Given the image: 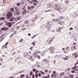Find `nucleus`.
<instances>
[{"label": "nucleus", "instance_id": "1", "mask_svg": "<svg viewBox=\"0 0 78 78\" xmlns=\"http://www.w3.org/2000/svg\"><path fill=\"white\" fill-rule=\"evenodd\" d=\"M54 6H55V8H58V10L60 12H62L64 10H63V9L64 8L62 9L61 7V5L60 4H57L56 5H55Z\"/></svg>", "mask_w": 78, "mask_h": 78}, {"label": "nucleus", "instance_id": "2", "mask_svg": "<svg viewBox=\"0 0 78 78\" xmlns=\"http://www.w3.org/2000/svg\"><path fill=\"white\" fill-rule=\"evenodd\" d=\"M13 16V14L11 12H9L6 15V17L7 19H10L11 17Z\"/></svg>", "mask_w": 78, "mask_h": 78}, {"label": "nucleus", "instance_id": "3", "mask_svg": "<svg viewBox=\"0 0 78 78\" xmlns=\"http://www.w3.org/2000/svg\"><path fill=\"white\" fill-rule=\"evenodd\" d=\"M50 51L49 52L50 53H54V48L53 47H51L49 49Z\"/></svg>", "mask_w": 78, "mask_h": 78}, {"label": "nucleus", "instance_id": "4", "mask_svg": "<svg viewBox=\"0 0 78 78\" xmlns=\"http://www.w3.org/2000/svg\"><path fill=\"white\" fill-rule=\"evenodd\" d=\"M54 39V38L51 37L49 39H48L47 41V42L48 44H50L51 43V42H52V41H53V40Z\"/></svg>", "mask_w": 78, "mask_h": 78}, {"label": "nucleus", "instance_id": "5", "mask_svg": "<svg viewBox=\"0 0 78 78\" xmlns=\"http://www.w3.org/2000/svg\"><path fill=\"white\" fill-rule=\"evenodd\" d=\"M8 29H9V28L8 27H3L1 29V30H2V31H6V30H8Z\"/></svg>", "mask_w": 78, "mask_h": 78}, {"label": "nucleus", "instance_id": "6", "mask_svg": "<svg viewBox=\"0 0 78 78\" xmlns=\"http://www.w3.org/2000/svg\"><path fill=\"white\" fill-rule=\"evenodd\" d=\"M5 22H6V23H8V24L9 27H11V26H12V23L8 22H7V21H5Z\"/></svg>", "mask_w": 78, "mask_h": 78}, {"label": "nucleus", "instance_id": "7", "mask_svg": "<svg viewBox=\"0 0 78 78\" xmlns=\"http://www.w3.org/2000/svg\"><path fill=\"white\" fill-rule=\"evenodd\" d=\"M34 8V6H32L31 7H30L29 6H28V10H30V11H31V10L33 9Z\"/></svg>", "mask_w": 78, "mask_h": 78}, {"label": "nucleus", "instance_id": "8", "mask_svg": "<svg viewBox=\"0 0 78 78\" xmlns=\"http://www.w3.org/2000/svg\"><path fill=\"white\" fill-rule=\"evenodd\" d=\"M53 5H51L50 4H49L48 5V8H52L53 7Z\"/></svg>", "mask_w": 78, "mask_h": 78}, {"label": "nucleus", "instance_id": "9", "mask_svg": "<svg viewBox=\"0 0 78 78\" xmlns=\"http://www.w3.org/2000/svg\"><path fill=\"white\" fill-rule=\"evenodd\" d=\"M64 3L66 5H69V1L66 0L65 2Z\"/></svg>", "mask_w": 78, "mask_h": 78}, {"label": "nucleus", "instance_id": "10", "mask_svg": "<svg viewBox=\"0 0 78 78\" xmlns=\"http://www.w3.org/2000/svg\"><path fill=\"white\" fill-rule=\"evenodd\" d=\"M21 14L22 15H25L26 14V9H25V11L22 12Z\"/></svg>", "mask_w": 78, "mask_h": 78}, {"label": "nucleus", "instance_id": "11", "mask_svg": "<svg viewBox=\"0 0 78 78\" xmlns=\"http://www.w3.org/2000/svg\"><path fill=\"white\" fill-rule=\"evenodd\" d=\"M37 53H41V52L39 51H37L36 52H34L33 53V55H36V54Z\"/></svg>", "mask_w": 78, "mask_h": 78}, {"label": "nucleus", "instance_id": "12", "mask_svg": "<svg viewBox=\"0 0 78 78\" xmlns=\"http://www.w3.org/2000/svg\"><path fill=\"white\" fill-rule=\"evenodd\" d=\"M47 27H48V28L47 29L48 31H50V29H51V26H47Z\"/></svg>", "mask_w": 78, "mask_h": 78}, {"label": "nucleus", "instance_id": "13", "mask_svg": "<svg viewBox=\"0 0 78 78\" xmlns=\"http://www.w3.org/2000/svg\"><path fill=\"white\" fill-rule=\"evenodd\" d=\"M20 11L19 9H17L16 10V15H19L20 14Z\"/></svg>", "mask_w": 78, "mask_h": 78}, {"label": "nucleus", "instance_id": "14", "mask_svg": "<svg viewBox=\"0 0 78 78\" xmlns=\"http://www.w3.org/2000/svg\"><path fill=\"white\" fill-rule=\"evenodd\" d=\"M69 59V57H68V56H66V58L65 57H64L63 58V59L64 60H65L66 61H67L68 59Z\"/></svg>", "mask_w": 78, "mask_h": 78}, {"label": "nucleus", "instance_id": "15", "mask_svg": "<svg viewBox=\"0 0 78 78\" xmlns=\"http://www.w3.org/2000/svg\"><path fill=\"white\" fill-rule=\"evenodd\" d=\"M28 55V53L27 52H26L24 54V57H26V56Z\"/></svg>", "mask_w": 78, "mask_h": 78}, {"label": "nucleus", "instance_id": "16", "mask_svg": "<svg viewBox=\"0 0 78 78\" xmlns=\"http://www.w3.org/2000/svg\"><path fill=\"white\" fill-rule=\"evenodd\" d=\"M43 61H44V62H46L47 64H48V61H47V59H44L43 60Z\"/></svg>", "mask_w": 78, "mask_h": 78}, {"label": "nucleus", "instance_id": "17", "mask_svg": "<svg viewBox=\"0 0 78 78\" xmlns=\"http://www.w3.org/2000/svg\"><path fill=\"white\" fill-rule=\"evenodd\" d=\"M13 20H14V18L12 17H11L10 20H9V21H10V22H12Z\"/></svg>", "mask_w": 78, "mask_h": 78}, {"label": "nucleus", "instance_id": "18", "mask_svg": "<svg viewBox=\"0 0 78 78\" xmlns=\"http://www.w3.org/2000/svg\"><path fill=\"white\" fill-rule=\"evenodd\" d=\"M5 20V18L3 17H1L0 18V21L1 20Z\"/></svg>", "mask_w": 78, "mask_h": 78}, {"label": "nucleus", "instance_id": "19", "mask_svg": "<svg viewBox=\"0 0 78 78\" xmlns=\"http://www.w3.org/2000/svg\"><path fill=\"white\" fill-rule=\"evenodd\" d=\"M61 28H59L57 30V31L58 32H60L61 31Z\"/></svg>", "mask_w": 78, "mask_h": 78}, {"label": "nucleus", "instance_id": "20", "mask_svg": "<svg viewBox=\"0 0 78 78\" xmlns=\"http://www.w3.org/2000/svg\"><path fill=\"white\" fill-rule=\"evenodd\" d=\"M30 61H34V58H33V56H32L31 58H30Z\"/></svg>", "mask_w": 78, "mask_h": 78}, {"label": "nucleus", "instance_id": "21", "mask_svg": "<svg viewBox=\"0 0 78 78\" xmlns=\"http://www.w3.org/2000/svg\"><path fill=\"white\" fill-rule=\"evenodd\" d=\"M55 58H59V55H56L55 56Z\"/></svg>", "mask_w": 78, "mask_h": 78}, {"label": "nucleus", "instance_id": "22", "mask_svg": "<svg viewBox=\"0 0 78 78\" xmlns=\"http://www.w3.org/2000/svg\"><path fill=\"white\" fill-rule=\"evenodd\" d=\"M32 57V56L28 55L27 56V58H28V59H30Z\"/></svg>", "mask_w": 78, "mask_h": 78}, {"label": "nucleus", "instance_id": "23", "mask_svg": "<svg viewBox=\"0 0 78 78\" xmlns=\"http://www.w3.org/2000/svg\"><path fill=\"white\" fill-rule=\"evenodd\" d=\"M40 72L42 75H44V74H45L44 72H42V71H40Z\"/></svg>", "mask_w": 78, "mask_h": 78}, {"label": "nucleus", "instance_id": "24", "mask_svg": "<svg viewBox=\"0 0 78 78\" xmlns=\"http://www.w3.org/2000/svg\"><path fill=\"white\" fill-rule=\"evenodd\" d=\"M24 27H25V25L24 24H22L20 26V27H21V28H23Z\"/></svg>", "mask_w": 78, "mask_h": 78}, {"label": "nucleus", "instance_id": "25", "mask_svg": "<svg viewBox=\"0 0 78 78\" xmlns=\"http://www.w3.org/2000/svg\"><path fill=\"white\" fill-rule=\"evenodd\" d=\"M10 11L12 12H14V8H12L11 10Z\"/></svg>", "mask_w": 78, "mask_h": 78}, {"label": "nucleus", "instance_id": "26", "mask_svg": "<svg viewBox=\"0 0 78 78\" xmlns=\"http://www.w3.org/2000/svg\"><path fill=\"white\" fill-rule=\"evenodd\" d=\"M78 67V66H74V67L73 68H72V69H75L77 68Z\"/></svg>", "mask_w": 78, "mask_h": 78}, {"label": "nucleus", "instance_id": "27", "mask_svg": "<svg viewBox=\"0 0 78 78\" xmlns=\"http://www.w3.org/2000/svg\"><path fill=\"white\" fill-rule=\"evenodd\" d=\"M24 23L26 24L28 23V20H26L24 22Z\"/></svg>", "mask_w": 78, "mask_h": 78}, {"label": "nucleus", "instance_id": "28", "mask_svg": "<svg viewBox=\"0 0 78 78\" xmlns=\"http://www.w3.org/2000/svg\"><path fill=\"white\" fill-rule=\"evenodd\" d=\"M8 42H7L6 43L4 47H7V46H6L7 45H8Z\"/></svg>", "mask_w": 78, "mask_h": 78}, {"label": "nucleus", "instance_id": "29", "mask_svg": "<svg viewBox=\"0 0 78 78\" xmlns=\"http://www.w3.org/2000/svg\"><path fill=\"white\" fill-rule=\"evenodd\" d=\"M16 5L17 6H20V3L19 2L16 4Z\"/></svg>", "mask_w": 78, "mask_h": 78}, {"label": "nucleus", "instance_id": "30", "mask_svg": "<svg viewBox=\"0 0 78 78\" xmlns=\"http://www.w3.org/2000/svg\"><path fill=\"white\" fill-rule=\"evenodd\" d=\"M38 76V74L36 73L35 75V78H37Z\"/></svg>", "mask_w": 78, "mask_h": 78}, {"label": "nucleus", "instance_id": "31", "mask_svg": "<svg viewBox=\"0 0 78 78\" xmlns=\"http://www.w3.org/2000/svg\"><path fill=\"white\" fill-rule=\"evenodd\" d=\"M58 23H59L61 24V25H63V24L62 23L61 21H59L58 22Z\"/></svg>", "mask_w": 78, "mask_h": 78}, {"label": "nucleus", "instance_id": "32", "mask_svg": "<svg viewBox=\"0 0 78 78\" xmlns=\"http://www.w3.org/2000/svg\"><path fill=\"white\" fill-rule=\"evenodd\" d=\"M53 21H54V22H56V21H57V22H58V21L59 20L58 19H57L56 20H55V19H53Z\"/></svg>", "mask_w": 78, "mask_h": 78}, {"label": "nucleus", "instance_id": "33", "mask_svg": "<svg viewBox=\"0 0 78 78\" xmlns=\"http://www.w3.org/2000/svg\"><path fill=\"white\" fill-rule=\"evenodd\" d=\"M60 19H63L64 18V17H63V16H61L59 17Z\"/></svg>", "mask_w": 78, "mask_h": 78}, {"label": "nucleus", "instance_id": "34", "mask_svg": "<svg viewBox=\"0 0 78 78\" xmlns=\"http://www.w3.org/2000/svg\"><path fill=\"white\" fill-rule=\"evenodd\" d=\"M33 1V2H35V3H38V1H37L36 0H34V1Z\"/></svg>", "mask_w": 78, "mask_h": 78}, {"label": "nucleus", "instance_id": "35", "mask_svg": "<svg viewBox=\"0 0 78 78\" xmlns=\"http://www.w3.org/2000/svg\"><path fill=\"white\" fill-rule=\"evenodd\" d=\"M21 19V17H19L17 18V20H20V19Z\"/></svg>", "mask_w": 78, "mask_h": 78}, {"label": "nucleus", "instance_id": "36", "mask_svg": "<svg viewBox=\"0 0 78 78\" xmlns=\"http://www.w3.org/2000/svg\"><path fill=\"white\" fill-rule=\"evenodd\" d=\"M71 49L72 51H73V50H74L73 49V46L71 47Z\"/></svg>", "mask_w": 78, "mask_h": 78}, {"label": "nucleus", "instance_id": "37", "mask_svg": "<svg viewBox=\"0 0 78 78\" xmlns=\"http://www.w3.org/2000/svg\"><path fill=\"white\" fill-rule=\"evenodd\" d=\"M24 76H25V75L23 74H22L20 75V77L21 78H23Z\"/></svg>", "mask_w": 78, "mask_h": 78}, {"label": "nucleus", "instance_id": "38", "mask_svg": "<svg viewBox=\"0 0 78 78\" xmlns=\"http://www.w3.org/2000/svg\"><path fill=\"white\" fill-rule=\"evenodd\" d=\"M38 56H39V55H34V57L35 58H38Z\"/></svg>", "mask_w": 78, "mask_h": 78}, {"label": "nucleus", "instance_id": "39", "mask_svg": "<svg viewBox=\"0 0 78 78\" xmlns=\"http://www.w3.org/2000/svg\"><path fill=\"white\" fill-rule=\"evenodd\" d=\"M36 64H37V65H38L39 64H40V63L38 62H36Z\"/></svg>", "mask_w": 78, "mask_h": 78}, {"label": "nucleus", "instance_id": "40", "mask_svg": "<svg viewBox=\"0 0 78 78\" xmlns=\"http://www.w3.org/2000/svg\"><path fill=\"white\" fill-rule=\"evenodd\" d=\"M78 55V53L77 52H76L74 54L73 56H76Z\"/></svg>", "mask_w": 78, "mask_h": 78}, {"label": "nucleus", "instance_id": "41", "mask_svg": "<svg viewBox=\"0 0 78 78\" xmlns=\"http://www.w3.org/2000/svg\"><path fill=\"white\" fill-rule=\"evenodd\" d=\"M70 77L71 78H73V75H71L70 76Z\"/></svg>", "mask_w": 78, "mask_h": 78}, {"label": "nucleus", "instance_id": "42", "mask_svg": "<svg viewBox=\"0 0 78 78\" xmlns=\"http://www.w3.org/2000/svg\"><path fill=\"white\" fill-rule=\"evenodd\" d=\"M5 39V37H3L2 38L1 40H0L1 42H2V41H3V39Z\"/></svg>", "mask_w": 78, "mask_h": 78}, {"label": "nucleus", "instance_id": "43", "mask_svg": "<svg viewBox=\"0 0 78 78\" xmlns=\"http://www.w3.org/2000/svg\"><path fill=\"white\" fill-rule=\"evenodd\" d=\"M33 75V72L31 71L30 73V76H31Z\"/></svg>", "mask_w": 78, "mask_h": 78}, {"label": "nucleus", "instance_id": "44", "mask_svg": "<svg viewBox=\"0 0 78 78\" xmlns=\"http://www.w3.org/2000/svg\"><path fill=\"white\" fill-rule=\"evenodd\" d=\"M64 75V73H63L61 74V76H63Z\"/></svg>", "mask_w": 78, "mask_h": 78}, {"label": "nucleus", "instance_id": "45", "mask_svg": "<svg viewBox=\"0 0 78 78\" xmlns=\"http://www.w3.org/2000/svg\"><path fill=\"white\" fill-rule=\"evenodd\" d=\"M16 33H17V32L16 31H15L14 32L13 34H16Z\"/></svg>", "mask_w": 78, "mask_h": 78}, {"label": "nucleus", "instance_id": "46", "mask_svg": "<svg viewBox=\"0 0 78 78\" xmlns=\"http://www.w3.org/2000/svg\"><path fill=\"white\" fill-rule=\"evenodd\" d=\"M21 30L23 31H24V30H26V28H22Z\"/></svg>", "mask_w": 78, "mask_h": 78}, {"label": "nucleus", "instance_id": "47", "mask_svg": "<svg viewBox=\"0 0 78 78\" xmlns=\"http://www.w3.org/2000/svg\"><path fill=\"white\" fill-rule=\"evenodd\" d=\"M37 67H39V68H40L41 67V66H40V64L37 65Z\"/></svg>", "mask_w": 78, "mask_h": 78}, {"label": "nucleus", "instance_id": "48", "mask_svg": "<svg viewBox=\"0 0 78 78\" xmlns=\"http://www.w3.org/2000/svg\"><path fill=\"white\" fill-rule=\"evenodd\" d=\"M52 73L53 74H55L56 73V71H55L52 72Z\"/></svg>", "mask_w": 78, "mask_h": 78}, {"label": "nucleus", "instance_id": "49", "mask_svg": "<svg viewBox=\"0 0 78 78\" xmlns=\"http://www.w3.org/2000/svg\"><path fill=\"white\" fill-rule=\"evenodd\" d=\"M32 44L34 46H35V43L34 42H33L32 43Z\"/></svg>", "mask_w": 78, "mask_h": 78}, {"label": "nucleus", "instance_id": "50", "mask_svg": "<svg viewBox=\"0 0 78 78\" xmlns=\"http://www.w3.org/2000/svg\"><path fill=\"white\" fill-rule=\"evenodd\" d=\"M51 10H47L44 12H48V11H50Z\"/></svg>", "mask_w": 78, "mask_h": 78}, {"label": "nucleus", "instance_id": "51", "mask_svg": "<svg viewBox=\"0 0 78 78\" xmlns=\"http://www.w3.org/2000/svg\"><path fill=\"white\" fill-rule=\"evenodd\" d=\"M42 56H44V55H45V52H43L42 53Z\"/></svg>", "mask_w": 78, "mask_h": 78}, {"label": "nucleus", "instance_id": "52", "mask_svg": "<svg viewBox=\"0 0 78 78\" xmlns=\"http://www.w3.org/2000/svg\"><path fill=\"white\" fill-rule=\"evenodd\" d=\"M22 41H23V39H21L20 41V42H22Z\"/></svg>", "mask_w": 78, "mask_h": 78}, {"label": "nucleus", "instance_id": "53", "mask_svg": "<svg viewBox=\"0 0 78 78\" xmlns=\"http://www.w3.org/2000/svg\"><path fill=\"white\" fill-rule=\"evenodd\" d=\"M74 50H75L76 49V47H75V46H74L73 48Z\"/></svg>", "mask_w": 78, "mask_h": 78}, {"label": "nucleus", "instance_id": "54", "mask_svg": "<svg viewBox=\"0 0 78 78\" xmlns=\"http://www.w3.org/2000/svg\"><path fill=\"white\" fill-rule=\"evenodd\" d=\"M32 78H35L34 77V74H33L32 75Z\"/></svg>", "mask_w": 78, "mask_h": 78}, {"label": "nucleus", "instance_id": "55", "mask_svg": "<svg viewBox=\"0 0 78 78\" xmlns=\"http://www.w3.org/2000/svg\"><path fill=\"white\" fill-rule=\"evenodd\" d=\"M33 71L34 72L35 71H36V69H33Z\"/></svg>", "mask_w": 78, "mask_h": 78}, {"label": "nucleus", "instance_id": "56", "mask_svg": "<svg viewBox=\"0 0 78 78\" xmlns=\"http://www.w3.org/2000/svg\"><path fill=\"white\" fill-rule=\"evenodd\" d=\"M38 76H39V77H41V74L40 73L38 75Z\"/></svg>", "mask_w": 78, "mask_h": 78}, {"label": "nucleus", "instance_id": "57", "mask_svg": "<svg viewBox=\"0 0 78 78\" xmlns=\"http://www.w3.org/2000/svg\"><path fill=\"white\" fill-rule=\"evenodd\" d=\"M69 30H73V28H72V27L70 28L69 29Z\"/></svg>", "mask_w": 78, "mask_h": 78}, {"label": "nucleus", "instance_id": "58", "mask_svg": "<svg viewBox=\"0 0 78 78\" xmlns=\"http://www.w3.org/2000/svg\"><path fill=\"white\" fill-rule=\"evenodd\" d=\"M37 58L38 59H41V56L38 55Z\"/></svg>", "mask_w": 78, "mask_h": 78}, {"label": "nucleus", "instance_id": "59", "mask_svg": "<svg viewBox=\"0 0 78 78\" xmlns=\"http://www.w3.org/2000/svg\"><path fill=\"white\" fill-rule=\"evenodd\" d=\"M13 35H14V34H12L10 37V38H11V37H12V36H13Z\"/></svg>", "mask_w": 78, "mask_h": 78}, {"label": "nucleus", "instance_id": "60", "mask_svg": "<svg viewBox=\"0 0 78 78\" xmlns=\"http://www.w3.org/2000/svg\"><path fill=\"white\" fill-rule=\"evenodd\" d=\"M33 3L34 5V6H36V5H36V4L34 3V2H33Z\"/></svg>", "mask_w": 78, "mask_h": 78}, {"label": "nucleus", "instance_id": "61", "mask_svg": "<svg viewBox=\"0 0 78 78\" xmlns=\"http://www.w3.org/2000/svg\"><path fill=\"white\" fill-rule=\"evenodd\" d=\"M69 48L68 47H67L66 48V50H68Z\"/></svg>", "mask_w": 78, "mask_h": 78}, {"label": "nucleus", "instance_id": "62", "mask_svg": "<svg viewBox=\"0 0 78 78\" xmlns=\"http://www.w3.org/2000/svg\"><path fill=\"white\" fill-rule=\"evenodd\" d=\"M77 57H78V55H76L75 56V58H77Z\"/></svg>", "mask_w": 78, "mask_h": 78}, {"label": "nucleus", "instance_id": "63", "mask_svg": "<svg viewBox=\"0 0 78 78\" xmlns=\"http://www.w3.org/2000/svg\"><path fill=\"white\" fill-rule=\"evenodd\" d=\"M36 36H37V34H36V35H34L33 36V37H36Z\"/></svg>", "mask_w": 78, "mask_h": 78}, {"label": "nucleus", "instance_id": "64", "mask_svg": "<svg viewBox=\"0 0 78 78\" xmlns=\"http://www.w3.org/2000/svg\"><path fill=\"white\" fill-rule=\"evenodd\" d=\"M72 73H74V72H75V71H74V70H72V71H71Z\"/></svg>", "mask_w": 78, "mask_h": 78}]
</instances>
